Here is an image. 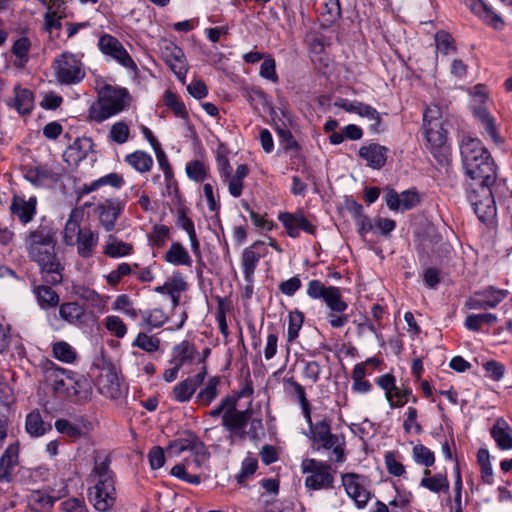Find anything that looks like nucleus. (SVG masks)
I'll list each match as a JSON object with an SVG mask.
<instances>
[{
	"label": "nucleus",
	"instance_id": "obj_31",
	"mask_svg": "<svg viewBox=\"0 0 512 512\" xmlns=\"http://www.w3.org/2000/svg\"><path fill=\"white\" fill-rule=\"evenodd\" d=\"M250 418V411H230L222 417L223 426L227 429L244 428Z\"/></svg>",
	"mask_w": 512,
	"mask_h": 512
},
{
	"label": "nucleus",
	"instance_id": "obj_15",
	"mask_svg": "<svg viewBox=\"0 0 512 512\" xmlns=\"http://www.w3.org/2000/svg\"><path fill=\"white\" fill-rule=\"evenodd\" d=\"M98 390L101 395L111 400H118L125 393L117 373L111 370H108L99 376Z\"/></svg>",
	"mask_w": 512,
	"mask_h": 512
},
{
	"label": "nucleus",
	"instance_id": "obj_37",
	"mask_svg": "<svg viewBox=\"0 0 512 512\" xmlns=\"http://www.w3.org/2000/svg\"><path fill=\"white\" fill-rule=\"evenodd\" d=\"M194 347L188 342H182L174 348V363L180 367L187 361L193 359Z\"/></svg>",
	"mask_w": 512,
	"mask_h": 512
},
{
	"label": "nucleus",
	"instance_id": "obj_35",
	"mask_svg": "<svg viewBox=\"0 0 512 512\" xmlns=\"http://www.w3.org/2000/svg\"><path fill=\"white\" fill-rule=\"evenodd\" d=\"M132 246L125 242H117L115 238L110 235L107 245L105 247V253L110 257H121L130 254Z\"/></svg>",
	"mask_w": 512,
	"mask_h": 512
},
{
	"label": "nucleus",
	"instance_id": "obj_44",
	"mask_svg": "<svg viewBox=\"0 0 512 512\" xmlns=\"http://www.w3.org/2000/svg\"><path fill=\"white\" fill-rule=\"evenodd\" d=\"M160 341L158 338L154 336H149L145 333H139L134 345L138 346L139 348L147 351V352H154L158 350Z\"/></svg>",
	"mask_w": 512,
	"mask_h": 512
},
{
	"label": "nucleus",
	"instance_id": "obj_46",
	"mask_svg": "<svg viewBox=\"0 0 512 512\" xmlns=\"http://www.w3.org/2000/svg\"><path fill=\"white\" fill-rule=\"evenodd\" d=\"M111 139L119 144H123L129 137V127L124 122H117L112 125L110 130Z\"/></svg>",
	"mask_w": 512,
	"mask_h": 512
},
{
	"label": "nucleus",
	"instance_id": "obj_56",
	"mask_svg": "<svg viewBox=\"0 0 512 512\" xmlns=\"http://www.w3.org/2000/svg\"><path fill=\"white\" fill-rule=\"evenodd\" d=\"M169 236V228L164 225L154 226L153 233L151 235V241L153 245L162 247L165 244L166 239Z\"/></svg>",
	"mask_w": 512,
	"mask_h": 512
},
{
	"label": "nucleus",
	"instance_id": "obj_19",
	"mask_svg": "<svg viewBox=\"0 0 512 512\" xmlns=\"http://www.w3.org/2000/svg\"><path fill=\"white\" fill-rule=\"evenodd\" d=\"M386 153L387 148L376 143L359 149V156L367 162L368 166L374 169H380L384 166L387 159Z\"/></svg>",
	"mask_w": 512,
	"mask_h": 512
},
{
	"label": "nucleus",
	"instance_id": "obj_6",
	"mask_svg": "<svg viewBox=\"0 0 512 512\" xmlns=\"http://www.w3.org/2000/svg\"><path fill=\"white\" fill-rule=\"evenodd\" d=\"M58 81L62 84H74L80 82L85 73L81 62L72 54L63 53L53 64Z\"/></svg>",
	"mask_w": 512,
	"mask_h": 512
},
{
	"label": "nucleus",
	"instance_id": "obj_50",
	"mask_svg": "<svg viewBox=\"0 0 512 512\" xmlns=\"http://www.w3.org/2000/svg\"><path fill=\"white\" fill-rule=\"evenodd\" d=\"M123 183V179L121 176H119L118 174H115V173H111L109 175H106L98 180H96L95 182H93L89 188H87V192H90V191H93L95 189H97L100 185H104V184H108V185H111L113 187H120Z\"/></svg>",
	"mask_w": 512,
	"mask_h": 512
},
{
	"label": "nucleus",
	"instance_id": "obj_4",
	"mask_svg": "<svg viewBox=\"0 0 512 512\" xmlns=\"http://www.w3.org/2000/svg\"><path fill=\"white\" fill-rule=\"evenodd\" d=\"M423 121L427 147L434 156H444L447 138L441 109L437 105L429 106L424 113Z\"/></svg>",
	"mask_w": 512,
	"mask_h": 512
},
{
	"label": "nucleus",
	"instance_id": "obj_57",
	"mask_svg": "<svg viewBox=\"0 0 512 512\" xmlns=\"http://www.w3.org/2000/svg\"><path fill=\"white\" fill-rule=\"evenodd\" d=\"M257 469V460L254 458H245L242 463L241 473L237 476L239 483H243L247 477L252 475Z\"/></svg>",
	"mask_w": 512,
	"mask_h": 512
},
{
	"label": "nucleus",
	"instance_id": "obj_49",
	"mask_svg": "<svg viewBox=\"0 0 512 512\" xmlns=\"http://www.w3.org/2000/svg\"><path fill=\"white\" fill-rule=\"evenodd\" d=\"M106 328L119 338L123 337L127 332L126 325L117 316H109L106 318Z\"/></svg>",
	"mask_w": 512,
	"mask_h": 512
},
{
	"label": "nucleus",
	"instance_id": "obj_33",
	"mask_svg": "<svg viewBox=\"0 0 512 512\" xmlns=\"http://www.w3.org/2000/svg\"><path fill=\"white\" fill-rule=\"evenodd\" d=\"M82 213L79 210L71 211L70 217L66 223L64 229V240L66 244L72 245L74 237L79 235V232H83V229H80L79 219L81 218Z\"/></svg>",
	"mask_w": 512,
	"mask_h": 512
},
{
	"label": "nucleus",
	"instance_id": "obj_11",
	"mask_svg": "<svg viewBox=\"0 0 512 512\" xmlns=\"http://www.w3.org/2000/svg\"><path fill=\"white\" fill-rule=\"evenodd\" d=\"M342 484L347 495L352 498L357 508H364L371 498V493L365 485L364 478L354 474L347 473L342 475Z\"/></svg>",
	"mask_w": 512,
	"mask_h": 512
},
{
	"label": "nucleus",
	"instance_id": "obj_25",
	"mask_svg": "<svg viewBox=\"0 0 512 512\" xmlns=\"http://www.w3.org/2000/svg\"><path fill=\"white\" fill-rule=\"evenodd\" d=\"M14 107L19 114H29L34 107V98L30 90L16 86L14 88Z\"/></svg>",
	"mask_w": 512,
	"mask_h": 512
},
{
	"label": "nucleus",
	"instance_id": "obj_27",
	"mask_svg": "<svg viewBox=\"0 0 512 512\" xmlns=\"http://www.w3.org/2000/svg\"><path fill=\"white\" fill-rule=\"evenodd\" d=\"M97 244V236L90 229H83L77 238V248L80 256L88 258L92 256Z\"/></svg>",
	"mask_w": 512,
	"mask_h": 512
},
{
	"label": "nucleus",
	"instance_id": "obj_58",
	"mask_svg": "<svg viewBox=\"0 0 512 512\" xmlns=\"http://www.w3.org/2000/svg\"><path fill=\"white\" fill-rule=\"evenodd\" d=\"M275 60L272 58L265 59L260 67V75L273 82L277 81V75L275 71Z\"/></svg>",
	"mask_w": 512,
	"mask_h": 512
},
{
	"label": "nucleus",
	"instance_id": "obj_8",
	"mask_svg": "<svg viewBox=\"0 0 512 512\" xmlns=\"http://www.w3.org/2000/svg\"><path fill=\"white\" fill-rule=\"evenodd\" d=\"M307 294L312 298H322L332 312H343L347 308L340 290L333 286L326 287L319 280L308 283Z\"/></svg>",
	"mask_w": 512,
	"mask_h": 512
},
{
	"label": "nucleus",
	"instance_id": "obj_53",
	"mask_svg": "<svg viewBox=\"0 0 512 512\" xmlns=\"http://www.w3.org/2000/svg\"><path fill=\"white\" fill-rule=\"evenodd\" d=\"M149 463L152 469H159L165 463L164 450L160 446H154L148 454Z\"/></svg>",
	"mask_w": 512,
	"mask_h": 512
},
{
	"label": "nucleus",
	"instance_id": "obj_21",
	"mask_svg": "<svg viewBox=\"0 0 512 512\" xmlns=\"http://www.w3.org/2000/svg\"><path fill=\"white\" fill-rule=\"evenodd\" d=\"M35 206L36 199L34 197H30L29 200H25L22 197L14 196L10 210L12 214L17 216L23 224H26L35 214Z\"/></svg>",
	"mask_w": 512,
	"mask_h": 512
},
{
	"label": "nucleus",
	"instance_id": "obj_59",
	"mask_svg": "<svg viewBox=\"0 0 512 512\" xmlns=\"http://www.w3.org/2000/svg\"><path fill=\"white\" fill-rule=\"evenodd\" d=\"M378 384L385 390L387 401H391L392 393L396 389L394 377L390 374L383 375L378 379Z\"/></svg>",
	"mask_w": 512,
	"mask_h": 512
},
{
	"label": "nucleus",
	"instance_id": "obj_45",
	"mask_svg": "<svg viewBox=\"0 0 512 512\" xmlns=\"http://www.w3.org/2000/svg\"><path fill=\"white\" fill-rule=\"evenodd\" d=\"M435 41L437 51L444 55H447L451 51L455 50V47L452 44L451 36L444 31H439L436 33Z\"/></svg>",
	"mask_w": 512,
	"mask_h": 512
},
{
	"label": "nucleus",
	"instance_id": "obj_12",
	"mask_svg": "<svg viewBox=\"0 0 512 512\" xmlns=\"http://www.w3.org/2000/svg\"><path fill=\"white\" fill-rule=\"evenodd\" d=\"M98 46L104 54L111 56L124 67L131 68L135 66L123 45L115 37L111 35L102 36L99 40Z\"/></svg>",
	"mask_w": 512,
	"mask_h": 512
},
{
	"label": "nucleus",
	"instance_id": "obj_20",
	"mask_svg": "<svg viewBox=\"0 0 512 512\" xmlns=\"http://www.w3.org/2000/svg\"><path fill=\"white\" fill-rule=\"evenodd\" d=\"M264 244V241H256L250 247L246 248L243 252L242 266L245 277L249 281L253 277L257 263L259 262L260 258L263 255L262 252L260 251V248Z\"/></svg>",
	"mask_w": 512,
	"mask_h": 512
},
{
	"label": "nucleus",
	"instance_id": "obj_34",
	"mask_svg": "<svg viewBox=\"0 0 512 512\" xmlns=\"http://www.w3.org/2000/svg\"><path fill=\"white\" fill-rule=\"evenodd\" d=\"M126 161L141 173L149 171L153 164L152 157L143 151H136L128 155Z\"/></svg>",
	"mask_w": 512,
	"mask_h": 512
},
{
	"label": "nucleus",
	"instance_id": "obj_14",
	"mask_svg": "<svg viewBox=\"0 0 512 512\" xmlns=\"http://www.w3.org/2000/svg\"><path fill=\"white\" fill-rule=\"evenodd\" d=\"M463 2L475 15L494 29H502L504 27L502 17L482 0H463Z\"/></svg>",
	"mask_w": 512,
	"mask_h": 512
},
{
	"label": "nucleus",
	"instance_id": "obj_2",
	"mask_svg": "<svg viewBox=\"0 0 512 512\" xmlns=\"http://www.w3.org/2000/svg\"><path fill=\"white\" fill-rule=\"evenodd\" d=\"M56 241L51 230L40 226L29 232L25 248L31 261L37 263L46 282L58 284L62 280L63 267L55 252Z\"/></svg>",
	"mask_w": 512,
	"mask_h": 512
},
{
	"label": "nucleus",
	"instance_id": "obj_48",
	"mask_svg": "<svg viewBox=\"0 0 512 512\" xmlns=\"http://www.w3.org/2000/svg\"><path fill=\"white\" fill-rule=\"evenodd\" d=\"M194 392L195 390L186 379L178 383L173 389L174 397L179 402L188 401Z\"/></svg>",
	"mask_w": 512,
	"mask_h": 512
},
{
	"label": "nucleus",
	"instance_id": "obj_29",
	"mask_svg": "<svg viewBox=\"0 0 512 512\" xmlns=\"http://www.w3.org/2000/svg\"><path fill=\"white\" fill-rule=\"evenodd\" d=\"M165 260L173 265H191V259L188 252L178 242L171 245L165 254Z\"/></svg>",
	"mask_w": 512,
	"mask_h": 512
},
{
	"label": "nucleus",
	"instance_id": "obj_43",
	"mask_svg": "<svg viewBox=\"0 0 512 512\" xmlns=\"http://www.w3.org/2000/svg\"><path fill=\"white\" fill-rule=\"evenodd\" d=\"M358 115L366 118L370 122L372 130L379 131L380 114L375 108L362 103Z\"/></svg>",
	"mask_w": 512,
	"mask_h": 512
},
{
	"label": "nucleus",
	"instance_id": "obj_47",
	"mask_svg": "<svg viewBox=\"0 0 512 512\" xmlns=\"http://www.w3.org/2000/svg\"><path fill=\"white\" fill-rule=\"evenodd\" d=\"M413 455L418 463L423 464L426 467L433 465L435 461L433 453L423 445H416L413 448Z\"/></svg>",
	"mask_w": 512,
	"mask_h": 512
},
{
	"label": "nucleus",
	"instance_id": "obj_41",
	"mask_svg": "<svg viewBox=\"0 0 512 512\" xmlns=\"http://www.w3.org/2000/svg\"><path fill=\"white\" fill-rule=\"evenodd\" d=\"M219 384V378H211L206 387L202 389L198 394V399L204 404L209 405L213 399L217 396V385Z\"/></svg>",
	"mask_w": 512,
	"mask_h": 512
},
{
	"label": "nucleus",
	"instance_id": "obj_9",
	"mask_svg": "<svg viewBox=\"0 0 512 512\" xmlns=\"http://www.w3.org/2000/svg\"><path fill=\"white\" fill-rule=\"evenodd\" d=\"M184 451H189L195 456L194 462L197 466H200L207 458L204 443L193 434H189L187 438L174 440L167 447L168 454L172 456H179Z\"/></svg>",
	"mask_w": 512,
	"mask_h": 512
},
{
	"label": "nucleus",
	"instance_id": "obj_10",
	"mask_svg": "<svg viewBox=\"0 0 512 512\" xmlns=\"http://www.w3.org/2000/svg\"><path fill=\"white\" fill-rule=\"evenodd\" d=\"M312 425V422L309 423ZM313 441L321 443L325 449L333 448V454L336 456L337 462L343 461V449L341 448L340 438L330 432V424L326 420L317 422L311 426Z\"/></svg>",
	"mask_w": 512,
	"mask_h": 512
},
{
	"label": "nucleus",
	"instance_id": "obj_40",
	"mask_svg": "<svg viewBox=\"0 0 512 512\" xmlns=\"http://www.w3.org/2000/svg\"><path fill=\"white\" fill-rule=\"evenodd\" d=\"M39 302L42 306L54 307L59 303L58 294L48 286H40L37 289Z\"/></svg>",
	"mask_w": 512,
	"mask_h": 512
},
{
	"label": "nucleus",
	"instance_id": "obj_7",
	"mask_svg": "<svg viewBox=\"0 0 512 512\" xmlns=\"http://www.w3.org/2000/svg\"><path fill=\"white\" fill-rule=\"evenodd\" d=\"M301 467L304 473H310L305 479L306 487L320 490L332 486L333 475L329 472V465L315 459H306L302 462Z\"/></svg>",
	"mask_w": 512,
	"mask_h": 512
},
{
	"label": "nucleus",
	"instance_id": "obj_51",
	"mask_svg": "<svg viewBox=\"0 0 512 512\" xmlns=\"http://www.w3.org/2000/svg\"><path fill=\"white\" fill-rule=\"evenodd\" d=\"M303 317L300 313H291L289 316V326L287 331L288 341L292 342L298 336V332L302 326Z\"/></svg>",
	"mask_w": 512,
	"mask_h": 512
},
{
	"label": "nucleus",
	"instance_id": "obj_16",
	"mask_svg": "<svg viewBox=\"0 0 512 512\" xmlns=\"http://www.w3.org/2000/svg\"><path fill=\"white\" fill-rule=\"evenodd\" d=\"M123 206V203L118 200H106L97 207L100 223L106 231L110 232L114 229Z\"/></svg>",
	"mask_w": 512,
	"mask_h": 512
},
{
	"label": "nucleus",
	"instance_id": "obj_5",
	"mask_svg": "<svg viewBox=\"0 0 512 512\" xmlns=\"http://www.w3.org/2000/svg\"><path fill=\"white\" fill-rule=\"evenodd\" d=\"M126 89L106 85L100 92L98 102L92 105L90 116L101 122L122 111L125 106Z\"/></svg>",
	"mask_w": 512,
	"mask_h": 512
},
{
	"label": "nucleus",
	"instance_id": "obj_1",
	"mask_svg": "<svg viewBox=\"0 0 512 512\" xmlns=\"http://www.w3.org/2000/svg\"><path fill=\"white\" fill-rule=\"evenodd\" d=\"M462 163L466 175L478 183L484 194V200L474 202L475 211L484 220L495 214L496 208L490 187L496 181V168L489 152L478 139L468 138L461 145Z\"/></svg>",
	"mask_w": 512,
	"mask_h": 512
},
{
	"label": "nucleus",
	"instance_id": "obj_22",
	"mask_svg": "<svg viewBox=\"0 0 512 512\" xmlns=\"http://www.w3.org/2000/svg\"><path fill=\"white\" fill-rule=\"evenodd\" d=\"M85 314V309L76 302H66L59 307L60 318L71 325L82 323Z\"/></svg>",
	"mask_w": 512,
	"mask_h": 512
},
{
	"label": "nucleus",
	"instance_id": "obj_38",
	"mask_svg": "<svg viewBox=\"0 0 512 512\" xmlns=\"http://www.w3.org/2000/svg\"><path fill=\"white\" fill-rule=\"evenodd\" d=\"M76 383H78V384L70 385L71 393H67L66 397H68L70 399L75 397L76 401H78V402L87 401L91 394L87 381L84 379H81V380H76Z\"/></svg>",
	"mask_w": 512,
	"mask_h": 512
},
{
	"label": "nucleus",
	"instance_id": "obj_30",
	"mask_svg": "<svg viewBox=\"0 0 512 512\" xmlns=\"http://www.w3.org/2000/svg\"><path fill=\"white\" fill-rule=\"evenodd\" d=\"M54 498L42 491H33L28 498V505L36 512L48 511L54 503Z\"/></svg>",
	"mask_w": 512,
	"mask_h": 512
},
{
	"label": "nucleus",
	"instance_id": "obj_64",
	"mask_svg": "<svg viewBox=\"0 0 512 512\" xmlns=\"http://www.w3.org/2000/svg\"><path fill=\"white\" fill-rule=\"evenodd\" d=\"M301 286V280L298 277H292L279 286L280 291L287 295L292 296Z\"/></svg>",
	"mask_w": 512,
	"mask_h": 512
},
{
	"label": "nucleus",
	"instance_id": "obj_23",
	"mask_svg": "<svg viewBox=\"0 0 512 512\" xmlns=\"http://www.w3.org/2000/svg\"><path fill=\"white\" fill-rule=\"evenodd\" d=\"M18 463V446L10 445L0 459V481L9 482L11 469Z\"/></svg>",
	"mask_w": 512,
	"mask_h": 512
},
{
	"label": "nucleus",
	"instance_id": "obj_39",
	"mask_svg": "<svg viewBox=\"0 0 512 512\" xmlns=\"http://www.w3.org/2000/svg\"><path fill=\"white\" fill-rule=\"evenodd\" d=\"M421 485L433 492H439L443 489L447 490L449 487L446 477L441 474L433 477H424L421 480Z\"/></svg>",
	"mask_w": 512,
	"mask_h": 512
},
{
	"label": "nucleus",
	"instance_id": "obj_52",
	"mask_svg": "<svg viewBox=\"0 0 512 512\" xmlns=\"http://www.w3.org/2000/svg\"><path fill=\"white\" fill-rule=\"evenodd\" d=\"M165 104L170 107L177 116L184 117L186 114L185 106L180 102L172 92L165 93Z\"/></svg>",
	"mask_w": 512,
	"mask_h": 512
},
{
	"label": "nucleus",
	"instance_id": "obj_61",
	"mask_svg": "<svg viewBox=\"0 0 512 512\" xmlns=\"http://www.w3.org/2000/svg\"><path fill=\"white\" fill-rule=\"evenodd\" d=\"M385 462L387 469L390 474L395 476H401L405 472L404 466L396 460L395 456L392 453H388L385 456Z\"/></svg>",
	"mask_w": 512,
	"mask_h": 512
},
{
	"label": "nucleus",
	"instance_id": "obj_42",
	"mask_svg": "<svg viewBox=\"0 0 512 512\" xmlns=\"http://www.w3.org/2000/svg\"><path fill=\"white\" fill-rule=\"evenodd\" d=\"M54 356L63 362H72L75 359V352L72 347L63 341L57 342L53 345Z\"/></svg>",
	"mask_w": 512,
	"mask_h": 512
},
{
	"label": "nucleus",
	"instance_id": "obj_18",
	"mask_svg": "<svg viewBox=\"0 0 512 512\" xmlns=\"http://www.w3.org/2000/svg\"><path fill=\"white\" fill-rule=\"evenodd\" d=\"M479 295H482L486 298L485 299H476V298L469 299L466 303V306L469 309L494 308L507 296V291L496 290L493 287H490L486 291L479 293Z\"/></svg>",
	"mask_w": 512,
	"mask_h": 512
},
{
	"label": "nucleus",
	"instance_id": "obj_28",
	"mask_svg": "<svg viewBox=\"0 0 512 512\" xmlns=\"http://www.w3.org/2000/svg\"><path fill=\"white\" fill-rule=\"evenodd\" d=\"M249 173L248 167L241 164L237 167L235 174L229 178H224L228 183V190L233 197H239L242 193L243 180Z\"/></svg>",
	"mask_w": 512,
	"mask_h": 512
},
{
	"label": "nucleus",
	"instance_id": "obj_36",
	"mask_svg": "<svg viewBox=\"0 0 512 512\" xmlns=\"http://www.w3.org/2000/svg\"><path fill=\"white\" fill-rule=\"evenodd\" d=\"M26 430L32 436H41L45 433L46 426L38 412L28 414L26 418Z\"/></svg>",
	"mask_w": 512,
	"mask_h": 512
},
{
	"label": "nucleus",
	"instance_id": "obj_54",
	"mask_svg": "<svg viewBox=\"0 0 512 512\" xmlns=\"http://www.w3.org/2000/svg\"><path fill=\"white\" fill-rule=\"evenodd\" d=\"M292 386L299 399L305 418L307 419L308 423H311L309 403L306 399L304 388L297 382H292Z\"/></svg>",
	"mask_w": 512,
	"mask_h": 512
},
{
	"label": "nucleus",
	"instance_id": "obj_3",
	"mask_svg": "<svg viewBox=\"0 0 512 512\" xmlns=\"http://www.w3.org/2000/svg\"><path fill=\"white\" fill-rule=\"evenodd\" d=\"M90 478L94 482L89 492L90 502L100 512L110 510L116 502V490L107 458L95 461Z\"/></svg>",
	"mask_w": 512,
	"mask_h": 512
},
{
	"label": "nucleus",
	"instance_id": "obj_62",
	"mask_svg": "<svg viewBox=\"0 0 512 512\" xmlns=\"http://www.w3.org/2000/svg\"><path fill=\"white\" fill-rule=\"evenodd\" d=\"M186 171L188 176L196 181H201L205 177L204 165L198 161L189 163Z\"/></svg>",
	"mask_w": 512,
	"mask_h": 512
},
{
	"label": "nucleus",
	"instance_id": "obj_13",
	"mask_svg": "<svg viewBox=\"0 0 512 512\" xmlns=\"http://www.w3.org/2000/svg\"><path fill=\"white\" fill-rule=\"evenodd\" d=\"M162 59L179 78L183 79L187 72L186 59L183 51L172 43H167L161 49Z\"/></svg>",
	"mask_w": 512,
	"mask_h": 512
},
{
	"label": "nucleus",
	"instance_id": "obj_60",
	"mask_svg": "<svg viewBox=\"0 0 512 512\" xmlns=\"http://www.w3.org/2000/svg\"><path fill=\"white\" fill-rule=\"evenodd\" d=\"M484 368L488 373L489 377L498 381L504 375V366L496 361H488L484 364Z\"/></svg>",
	"mask_w": 512,
	"mask_h": 512
},
{
	"label": "nucleus",
	"instance_id": "obj_17",
	"mask_svg": "<svg viewBox=\"0 0 512 512\" xmlns=\"http://www.w3.org/2000/svg\"><path fill=\"white\" fill-rule=\"evenodd\" d=\"M46 379L56 394L65 397L67 396V393H71L70 385L77 384L76 380L64 369L47 370Z\"/></svg>",
	"mask_w": 512,
	"mask_h": 512
},
{
	"label": "nucleus",
	"instance_id": "obj_26",
	"mask_svg": "<svg viewBox=\"0 0 512 512\" xmlns=\"http://www.w3.org/2000/svg\"><path fill=\"white\" fill-rule=\"evenodd\" d=\"M491 434L500 449H512V430L505 421L498 420Z\"/></svg>",
	"mask_w": 512,
	"mask_h": 512
},
{
	"label": "nucleus",
	"instance_id": "obj_63",
	"mask_svg": "<svg viewBox=\"0 0 512 512\" xmlns=\"http://www.w3.org/2000/svg\"><path fill=\"white\" fill-rule=\"evenodd\" d=\"M61 506L65 512H87L83 501L78 498L67 499L61 503Z\"/></svg>",
	"mask_w": 512,
	"mask_h": 512
},
{
	"label": "nucleus",
	"instance_id": "obj_24",
	"mask_svg": "<svg viewBox=\"0 0 512 512\" xmlns=\"http://www.w3.org/2000/svg\"><path fill=\"white\" fill-rule=\"evenodd\" d=\"M89 427L90 422L84 419L80 420L79 425L72 424L65 419H58L55 422V428L59 433L75 439L84 436L89 430Z\"/></svg>",
	"mask_w": 512,
	"mask_h": 512
},
{
	"label": "nucleus",
	"instance_id": "obj_55",
	"mask_svg": "<svg viewBox=\"0 0 512 512\" xmlns=\"http://www.w3.org/2000/svg\"><path fill=\"white\" fill-rule=\"evenodd\" d=\"M167 320V315L160 309H154L144 317V321L152 327H160Z\"/></svg>",
	"mask_w": 512,
	"mask_h": 512
},
{
	"label": "nucleus",
	"instance_id": "obj_32",
	"mask_svg": "<svg viewBox=\"0 0 512 512\" xmlns=\"http://www.w3.org/2000/svg\"><path fill=\"white\" fill-rule=\"evenodd\" d=\"M475 116L482 122L487 133L491 136L496 144L502 142L501 138L497 135L494 118L489 114L485 107L479 106L474 109Z\"/></svg>",
	"mask_w": 512,
	"mask_h": 512
}]
</instances>
